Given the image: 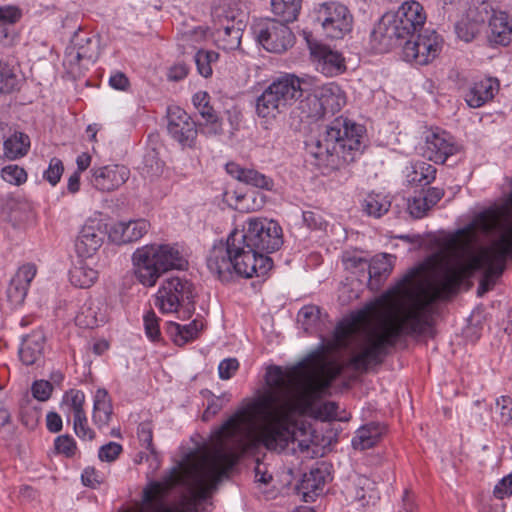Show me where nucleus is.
<instances>
[{"label":"nucleus","mask_w":512,"mask_h":512,"mask_svg":"<svg viewBox=\"0 0 512 512\" xmlns=\"http://www.w3.org/2000/svg\"><path fill=\"white\" fill-rule=\"evenodd\" d=\"M508 258H512V180L501 203L479 212L449 235L427 263L410 269L373 301V318H383L373 328V365L382 362L401 335L425 332L431 304L455 293L464 278L482 272L479 292L488 291Z\"/></svg>","instance_id":"f257e3e1"},{"label":"nucleus","mask_w":512,"mask_h":512,"mask_svg":"<svg viewBox=\"0 0 512 512\" xmlns=\"http://www.w3.org/2000/svg\"><path fill=\"white\" fill-rule=\"evenodd\" d=\"M341 369L320 357L300 362L287 372L270 366L263 392L243 399L235 412L211 432L209 441L197 446L225 476L238 458L260 445L269 450H285L302 459L325 454V443L310 423L297 416L310 414L321 421H346L338 415L335 402L316 405Z\"/></svg>","instance_id":"f03ea898"},{"label":"nucleus","mask_w":512,"mask_h":512,"mask_svg":"<svg viewBox=\"0 0 512 512\" xmlns=\"http://www.w3.org/2000/svg\"><path fill=\"white\" fill-rule=\"evenodd\" d=\"M283 245L280 224L266 217H249L242 229H234L226 244L215 245L207 259V267L222 281L233 275L244 278L263 277L272 268L270 257Z\"/></svg>","instance_id":"7ed1b4c3"},{"label":"nucleus","mask_w":512,"mask_h":512,"mask_svg":"<svg viewBox=\"0 0 512 512\" xmlns=\"http://www.w3.org/2000/svg\"><path fill=\"white\" fill-rule=\"evenodd\" d=\"M223 476L215 464L196 447L185 454L179 470H175L168 481L150 482L144 488L143 502L147 505L160 502L169 487L184 484L186 493L176 504H159L151 512H197L199 502L207 497Z\"/></svg>","instance_id":"20e7f679"},{"label":"nucleus","mask_w":512,"mask_h":512,"mask_svg":"<svg viewBox=\"0 0 512 512\" xmlns=\"http://www.w3.org/2000/svg\"><path fill=\"white\" fill-rule=\"evenodd\" d=\"M363 127L343 117L335 118L306 141V151L323 175L342 169L362 148Z\"/></svg>","instance_id":"39448f33"},{"label":"nucleus","mask_w":512,"mask_h":512,"mask_svg":"<svg viewBox=\"0 0 512 512\" xmlns=\"http://www.w3.org/2000/svg\"><path fill=\"white\" fill-rule=\"evenodd\" d=\"M307 81L294 74H283L267 85L255 98V114L259 125L272 129L277 118L306 91Z\"/></svg>","instance_id":"423d86ee"},{"label":"nucleus","mask_w":512,"mask_h":512,"mask_svg":"<svg viewBox=\"0 0 512 512\" xmlns=\"http://www.w3.org/2000/svg\"><path fill=\"white\" fill-rule=\"evenodd\" d=\"M426 19V12L418 1H405L396 11L387 12L380 18L371 37L382 49H390L400 39L421 30Z\"/></svg>","instance_id":"0eeeda50"},{"label":"nucleus","mask_w":512,"mask_h":512,"mask_svg":"<svg viewBox=\"0 0 512 512\" xmlns=\"http://www.w3.org/2000/svg\"><path fill=\"white\" fill-rule=\"evenodd\" d=\"M216 18L213 39L218 48L231 51L239 48L248 10L242 0H227L213 12Z\"/></svg>","instance_id":"6e6552de"},{"label":"nucleus","mask_w":512,"mask_h":512,"mask_svg":"<svg viewBox=\"0 0 512 512\" xmlns=\"http://www.w3.org/2000/svg\"><path fill=\"white\" fill-rule=\"evenodd\" d=\"M347 98L342 88L335 82L316 86L299 103L302 117L319 119L326 114L339 112Z\"/></svg>","instance_id":"1a4fd4ad"},{"label":"nucleus","mask_w":512,"mask_h":512,"mask_svg":"<svg viewBox=\"0 0 512 512\" xmlns=\"http://www.w3.org/2000/svg\"><path fill=\"white\" fill-rule=\"evenodd\" d=\"M315 21L324 36L331 40H343L354 28V16L350 9L339 1L319 3L315 9Z\"/></svg>","instance_id":"9d476101"},{"label":"nucleus","mask_w":512,"mask_h":512,"mask_svg":"<svg viewBox=\"0 0 512 512\" xmlns=\"http://www.w3.org/2000/svg\"><path fill=\"white\" fill-rule=\"evenodd\" d=\"M194 299L193 285L180 277L166 278L155 294V306L163 314L179 311L181 307L192 306Z\"/></svg>","instance_id":"9b49d317"},{"label":"nucleus","mask_w":512,"mask_h":512,"mask_svg":"<svg viewBox=\"0 0 512 512\" xmlns=\"http://www.w3.org/2000/svg\"><path fill=\"white\" fill-rule=\"evenodd\" d=\"M444 40L433 29H424L414 39L407 40L402 48V57L406 62L416 65H428L441 53Z\"/></svg>","instance_id":"f8f14e48"},{"label":"nucleus","mask_w":512,"mask_h":512,"mask_svg":"<svg viewBox=\"0 0 512 512\" xmlns=\"http://www.w3.org/2000/svg\"><path fill=\"white\" fill-rule=\"evenodd\" d=\"M253 31L257 42L271 53H283L295 42L292 30L283 21L264 19L254 26Z\"/></svg>","instance_id":"ddd939ff"},{"label":"nucleus","mask_w":512,"mask_h":512,"mask_svg":"<svg viewBox=\"0 0 512 512\" xmlns=\"http://www.w3.org/2000/svg\"><path fill=\"white\" fill-rule=\"evenodd\" d=\"M108 233L107 224L100 215L86 219L75 240V251L78 257H93L102 247Z\"/></svg>","instance_id":"4468645a"},{"label":"nucleus","mask_w":512,"mask_h":512,"mask_svg":"<svg viewBox=\"0 0 512 512\" xmlns=\"http://www.w3.org/2000/svg\"><path fill=\"white\" fill-rule=\"evenodd\" d=\"M144 247L161 276L169 271L185 270L188 267L187 255L179 244L152 243Z\"/></svg>","instance_id":"2eb2a0df"},{"label":"nucleus","mask_w":512,"mask_h":512,"mask_svg":"<svg viewBox=\"0 0 512 512\" xmlns=\"http://www.w3.org/2000/svg\"><path fill=\"white\" fill-rule=\"evenodd\" d=\"M309 50L312 62L321 74L334 77L345 72V58L339 50L323 43H310Z\"/></svg>","instance_id":"dca6fc26"},{"label":"nucleus","mask_w":512,"mask_h":512,"mask_svg":"<svg viewBox=\"0 0 512 512\" xmlns=\"http://www.w3.org/2000/svg\"><path fill=\"white\" fill-rule=\"evenodd\" d=\"M423 157L435 163H444L457 151L453 138L447 132L436 128L429 130L420 147Z\"/></svg>","instance_id":"f3484780"},{"label":"nucleus","mask_w":512,"mask_h":512,"mask_svg":"<svg viewBox=\"0 0 512 512\" xmlns=\"http://www.w3.org/2000/svg\"><path fill=\"white\" fill-rule=\"evenodd\" d=\"M130 177L125 165L108 164L91 169V184L101 192H113L124 185Z\"/></svg>","instance_id":"a211bd4d"},{"label":"nucleus","mask_w":512,"mask_h":512,"mask_svg":"<svg viewBox=\"0 0 512 512\" xmlns=\"http://www.w3.org/2000/svg\"><path fill=\"white\" fill-rule=\"evenodd\" d=\"M168 132L183 147H192L198 133L197 126L180 107L168 109Z\"/></svg>","instance_id":"6ab92c4d"},{"label":"nucleus","mask_w":512,"mask_h":512,"mask_svg":"<svg viewBox=\"0 0 512 512\" xmlns=\"http://www.w3.org/2000/svg\"><path fill=\"white\" fill-rule=\"evenodd\" d=\"M349 497L351 498V504L357 511L369 512L380 500V493L373 480L360 475L354 479Z\"/></svg>","instance_id":"aec40b11"},{"label":"nucleus","mask_w":512,"mask_h":512,"mask_svg":"<svg viewBox=\"0 0 512 512\" xmlns=\"http://www.w3.org/2000/svg\"><path fill=\"white\" fill-rule=\"evenodd\" d=\"M36 266L32 263H26L20 266L11 279L7 288V300L11 308L16 309L25 301L30 283L36 276Z\"/></svg>","instance_id":"412c9836"},{"label":"nucleus","mask_w":512,"mask_h":512,"mask_svg":"<svg viewBox=\"0 0 512 512\" xmlns=\"http://www.w3.org/2000/svg\"><path fill=\"white\" fill-rule=\"evenodd\" d=\"M149 228L150 223L145 219L118 221L110 227L108 237L114 244H128L141 239Z\"/></svg>","instance_id":"4be33fe9"},{"label":"nucleus","mask_w":512,"mask_h":512,"mask_svg":"<svg viewBox=\"0 0 512 512\" xmlns=\"http://www.w3.org/2000/svg\"><path fill=\"white\" fill-rule=\"evenodd\" d=\"M500 84L497 78L481 77L475 79L465 92V102L470 108H480L493 100L499 92Z\"/></svg>","instance_id":"5701e85b"},{"label":"nucleus","mask_w":512,"mask_h":512,"mask_svg":"<svg viewBox=\"0 0 512 512\" xmlns=\"http://www.w3.org/2000/svg\"><path fill=\"white\" fill-rule=\"evenodd\" d=\"M133 274L144 287H154L161 275L154 266L144 245L138 247L131 256Z\"/></svg>","instance_id":"b1692460"},{"label":"nucleus","mask_w":512,"mask_h":512,"mask_svg":"<svg viewBox=\"0 0 512 512\" xmlns=\"http://www.w3.org/2000/svg\"><path fill=\"white\" fill-rule=\"evenodd\" d=\"M107 321V304L100 299H88L78 309L75 323L81 328L93 329Z\"/></svg>","instance_id":"393cba45"},{"label":"nucleus","mask_w":512,"mask_h":512,"mask_svg":"<svg viewBox=\"0 0 512 512\" xmlns=\"http://www.w3.org/2000/svg\"><path fill=\"white\" fill-rule=\"evenodd\" d=\"M328 476L326 468L319 466L302 476L297 490L305 502H313L323 493Z\"/></svg>","instance_id":"a878e982"},{"label":"nucleus","mask_w":512,"mask_h":512,"mask_svg":"<svg viewBox=\"0 0 512 512\" xmlns=\"http://www.w3.org/2000/svg\"><path fill=\"white\" fill-rule=\"evenodd\" d=\"M46 337L42 331H33L22 339L19 347V358L26 365L41 362L44 357Z\"/></svg>","instance_id":"bb28decb"},{"label":"nucleus","mask_w":512,"mask_h":512,"mask_svg":"<svg viewBox=\"0 0 512 512\" xmlns=\"http://www.w3.org/2000/svg\"><path fill=\"white\" fill-rule=\"evenodd\" d=\"M395 257L388 253L375 255L370 261L368 260V285L370 289L376 290L393 270Z\"/></svg>","instance_id":"cd10ccee"},{"label":"nucleus","mask_w":512,"mask_h":512,"mask_svg":"<svg viewBox=\"0 0 512 512\" xmlns=\"http://www.w3.org/2000/svg\"><path fill=\"white\" fill-rule=\"evenodd\" d=\"M226 171L230 176L247 185L267 191L273 189V180L255 169L245 168L235 162H229L226 164Z\"/></svg>","instance_id":"c85d7f7f"},{"label":"nucleus","mask_w":512,"mask_h":512,"mask_svg":"<svg viewBox=\"0 0 512 512\" xmlns=\"http://www.w3.org/2000/svg\"><path fill=\"white\" fill-rule=\"evenodd\" d=\"M113 416V406L109 393L98 388L93 394L92 421L98 429L107 427Z\"/></svg>","instance_id":"c756f323"},{"label":"nucleus","mask_w":512,"mask_h":512,"mask_svg":"<svg viewBox=\"0 0 512 512\" xmlns=\"http://www.w3.org/2000/svg\"><path fill=\"white\" fill-rule=\"evenodd\" d=\"M490 41L499 45H509L512 42V23L505 11H494L490 21Z\"/></svg>","instance_id":"7c9ffc66"},{"label":"nucleus","mask_w":512,"mask_h":512,"mask_svg":"<svg viewBox=\"0 0 512 512\" xmlns=\"http://www.w3.org/2000/svg\"><path fill=\"white\" fill-rule=\"evenodd\" d=\"M385 428L379 423L370 422L360 426L351 440L354 449L366 450L376 445L384 434Z\"/></svg>","instance_id":"2f4dec72"},{"label":"nucleus","mask_w":512,"mask_h":512,"mask_svg":"<svg viewBox=\"0 0 512 512\" xmlns=\"http://www.w3.org/2000/svg\"><path fill=\"white\" fill-rule=\"evenodd\" d=\"M436 168L427 162L416 161L410 163L405 170L406 182L414 187L429 185L436 177Z\"/></svg>","instance_id":"473e14b6"},{"label":"nucleus","mask_w":512,"mask_h":512,"mask_svg":"<svg viewBox=\"0 0 512 512\" xmlns=\"http://www.w3.org/2000/svg\"><path fill=\"white\" fill-rule=\"evenodd\" d=\"M98 278V269L83 260L78 261L69 272L70 283L81 289L90 288L97 282Z\"/></svg>","instance_id":"72a5a7b5"},{"label":"nucleus","mask_w":512,"mask_h":512,"mask_svg":"<svg viewBox=\"0 0 512 512\" xmlns=\"http://www.w3.org/2000/svg\"><path fill=\"white\" fill-rule=\"evenodd\" d=\"M361 207L366 215L374 218H380L389 211L391 207V199L384 193L371 192L364 197Z\"/></svg>","instance_id":"f704fd0d"},{"label":"nucleus","mask_w":512,"mask_h":512,"mask_svg":"<svg viewBox=\"0 0 512 512\" xmlns=\"http://www.w3.org/2000/svg\"><path fill=\"white\" fill-rule=\"evenodd\" d=\"M30 148L29 137L22 132H15L3 144L4 156L9 160H16L25 156Z\"/></svg>","instance_id":"c9c22d12"},{"label":"nucleus","mask_w":512,"mask_h":512,"mask_svg":"<svg viewBox=\"0 0 512 512\" xmlns=\"http://www.w3.org/2000/svg\"><path fill=\"white\" fill-rule=\"evenodd\" d=\"M342 264L346 271L355 275L358 280L366 277L368 259L362 251L346 250L342 254Z\"/></svg>","instance_id":"e433bc0d"},{"label":"nucleus","mask_w":512,"mask_h":512,"mask_svg":"<svg viewBox=\"0 0 512 512\" xmlns=\"http://www.w3.org/2000/svg\"><path fill=\"white\" fill-rule=\"evenodd\" d=\"M85 394L79 389H69L64 392L61 401L60 409L68 416L72 415L73 418L86 413L84 410Z\"/></svg>","instance_id":"4c0bfd02"},{"label":"nucleus","mask_w":512,"mask_h":512,"mask_svg":"<svg viewBox=\"0 0 512 512\" xmlns=\"http://www.w3.org/2000/svg\"><path fill=\"white\" fill-rule=\"evenodd\" d=\"M202 328L203 323L201 321L193 320L184 325L171 323L169 330L174 343L177 345H184L197 338Z\"/></svg>","instance_id":"58836bf2"},{"label":"nucleus","mask_w":512,"mask_h":512,"mask_svg":"<svg viewBox=\"0 0 512 512\" xmlns=\"http://www.w3.org/2000/svg\"><path fill=\"white\" fill-rule=\"evenodd\" d=\"M297 322L304 332L308 334H317L320 332L321 313L316 305L303 306L297 315Z\"/></svg>","instance_id":"ea45409f"},{"label":"nucleus","mask_w":512,"mask_h":512,"mask_svg":"<svg viewBox=\"0 0 512 512\" xmlns=\"http://www.w3.org/2000/svg\"><path fill=\"white\" fill-rule=\"evenodd\" d=\"M272 13L284 22H294L301 11L302 0H270Z\"/></svg>","instance_id":"a19ab883"},{"label":"nucleus","mask_w":512,"mask_h":512,"mask_svg":"<svg viewBox=\"0 0 512 512\" xmlns=\"http://www.w3.org/2000/svg\"><path fill=\"white\" fill-rule=\"evenodd\" d=\"M21 18V10L16 6L0 7V43H6L12 33L13 25Z\"/></svg>","instance_id":"79ce46f5"},{"label":"nucleus","mask_w":512,"mask_h":512,"mask_svg":"<svg viewBox=\"0 0 512 512\" xmlns=\"http://www.w3.org/2000/svg\"><path fill=\"white\" fill-rule=\"evenodd\" d=\"M88 47L79 46L77 49L70 48L66 55V62L73 64L74 62L87 61L93 63L97 59V42L92 38L85 39Z\"/></svg>","instance_id":"37998d69"},{"label":"nucleus","mask_w":512,"mask_h":512,"mask_svg":"<svg viewBox=\"0 0 512 512\" xmlns=\"http://www.w3.org/2000/svg\"><path fill=\"white\" fill-rule=\"evenodd\" d=\"M492 412L499 423L512 427V399L510 397L501 396L497 398Z\"/></svg>","instance_id":"c03bdc74"},{"label":"nucleus","mask_w":512,"mask_h":512,"mask_svg":"<svg viewBox=\"0 0 512 512\" xmlns=\"http://www.w3.org/2000/svg\"><path fill=\"white\" fill-rule=\"evenodd\" d=\"M206 38V30L203 27H196L184 31L178 38V46L186 52L188 49H196Z\"/></svg>","instance_id":"a18cd8bd"},{"label":"nucleus","mask_w":512,"mask_h":512,"mask_svg":"<svg viewBox=\"0 0 512 512\" xmlns=\"http://www.w3.org/2000/svg\"><path fill=\"white\" fill-rule=\"evenodd\" d=\"M218 60V53L210 50H198L195 54V63L198 73L208 78L212 75V65Z\"/></svg>","instance_id":"49530a36"},{"label":"nucleus","mask_w":512,"mask_h":512,"mask_svg":"<svg viewBox=\"0 0 512 512\" xmlns=\"http://www.w3.org/2000/svg\"><path fill=\"white\" fill-rule=\"evenodd\" d=\"M0 177L6 183L14 186H21L28 179L26 170L16 164L4 166L0 171Z\"/></svg>","instance_id":"de8ad7c7"},{"label":"nucleus","mask_w":512,"mask_h":512,"mask_svg":"<svg viewBox=\"0 0 512 512\" xmlns=\"http://www.w3.org/2000/svg\"><path fill=\"white\" fill-rule=\"evenodd\" d=\"M197 130L206 137L220 136L223 133V123L215 112L211 116L202 118V121L198 123Z\"/></svg>","instance_id":"09e8293b"},{"label":"nucleus","mask_w":512,"mask_h":512,"mask_svg":"<svg viewBox=\"0 0 512 512\" xmlns=\"http://www.w3.org/2000/svg\"><path fill=\"white\" fill-rule=\"evenodd\" d=\"M20 82L18 76L7 63L0 67V93L8 94L18 90Z\"/></svg>","instance_id":"8fccbe9b"},{"label":"nucleus","mask_w":512,"mask_h":512,"mask_svg":"<svg viewBox=\"0 0 512 512\" xmlns=\"http://www.w3.org/2000/svg\"><path fill=\"white\" fill-rule=\"evenodd\" d=\"M143 325L147 338L153 342L161 339L159 319L153 310H148L143 315Z\"/></svg>","instance_id":"3c124183"},{"label":"nucleus","mask_w":512,"mask_h":512,"mask_svg":"<svg viewBox=\"0 0 512 512\" xmlns=\"http://www.w3.org/2000/svg\"><path fill=\"white\" fill-rule=\"evenodd\" d=\"M63 172V162L59 158L53 157L50 159L48 167L43 172V179L54 187L60 182Z\"/></svg>","instance_id":"603ef678"},{"label":"nucleus","mask_w":512,"mask_h":512,"mask_svg":"<svg viewBox=\"0 0 512 512\" xmlns=\"http://www.w3.org/2000/svg\"><path fill=\"white\" fill-rule=\"evenodd\" d=\"M73 430L76 436L83 441H91L95 438L94 431L88 425L86 413L73 418Z\"/></svg>","instance_id":"864d4df0"},{"label":"nucleus","mask_w":512,"mask_h":512,"mask_svg":"<svg viewBox=\"0 0 512 512\" xmlns=\"http://www.w3.org/2000/svg\"><path fill=\"white\" fill-rule=\"evenodd\" d=\"M192 103L202 118L215 113L210 105V96L206 91H198L192 96Z\"/></svg>","instance_id":"5fc2aeb1"},{"label":"nucleus","mask_w":512,"mask_h":512,"mask_svg":"<svg viewBox=\"0 0 512 512\" xmlns=\"http://www.w3.org/2000/svg\"><path fill=\"white\" fill-rule=\"evenodd\" d=\"M41 411L35 406L25 405L20 410V421L28 429H34L40 420Z\"/></svg>","instance_id":"6e6d98bb"},{"label":"nucleus","mask_w":512,"mask_h":512,"mask_svg":"<svg viewBox=\"0 0 512 512\" xmlns=\"http://www.w3.org/2000/svg\"><path fill=\"white\" fill-rule=\"evenodd\" d=\"M52 392L53 385L47 380H35L31 385L32 396L40 402L48 401Z\"/></svg>","instance_id":"4d7b16f0"},{"label":"nucleus","mask_w":512,"mask_h":512,"mask_svg":"<svg viewBox=\"0 0 512 512\" xmlns=\"http://www.w3.org/2000/svg\"><path fill=\"white\" fill-rule=\"evenodd\" d=\"M137 436L141 445L150 451L154 452L153 446V426L149 421L141 422L137 428Z\"/></svg>","instance_id":"13d9d810"},{"label":"nucleus","mask_w":512,"mask_h":512,"mask_svg":"<svg viewBox=\"0 0 512 512\" xmlns=\"http://www.w3.org/2000/svg\"><path fill=\"white\" fill-rule=\"evenodd\" d=\"M492 493L494 498L498 500H504L512 496V472L496 482Z\"/></svg>","instance_id":"bf43d9fd"},{"label":"nucleus","mask_w":512,"mask_h":512,"mask_svg":"<svg viewBox=\"0 0 512 512\" xmlns=\"http://www.w3.org/2000/svg\"><path fill=\"white\" fill-rule=\"evenodd\" d=\"M231 400V395L228 393H223L221 396H214L208 402V405L203 413V419L209 420L214 415H216L229 401Z\"/></svg>","instance_id":"052dcab7"},{"label":"nucleus","mask_w":512,"mask_h":512,"mask_svg":"<svg viewBox=\"0 0 512 512\" xmlns=\"http://www.w3.org/2000/svg\"><path fill=\"white\" fill-rule=\"evenodd\" d=\"M54 446L58 453L64 454L67 457L73 456L76 451V442L69 435L58 436L55 439Z\"/></svg>","instance_id":"680f3d73"},{"label":"nucleus","mask_w":512,"mask_h":512,"mask_svg":"<svg viewBox=\"0 0 512 512\" xmlns=\"http://www.w3.org/2000/svg\"><path fill=\"white\" fill-rule=\"evenodd\" d=\"M123 448L122 445L116 442H109L100 447L98 456L101 461L112 462L118 458Z\"/></svg>","instance_id":"e2e57ef3"},{"label":"nucleus","mask_w":512,"mask_h":512,"mask_svg":"<svg viewBox=\"0 0 512 512\" xmlns=\"http://www.w3.org/2000/svg\"><path fill=\"white\" fill-rule=\"evenodd\" d=\"M303 223L311 230H326L327 222L322 218L318 212L303 211Z\"/></svg>","instance_id":"0e129e2a"},{"label":"nucleus","mask_w":512,"mask_h":512,"mask_svg":"<svg viewBox=\"0 0 512 512\" xmlns=\"http://www.w3.org/2000/svg\"><path fill=\"white\" fill-rule=\"evenodd\" d=\"M417 504L415 501V495L408 489H405L402 493L401 500L394 506L393 512H416Z\"/></svg>","instance_id":"69168bd1"},{"label":"nucleus","mask_w":512,"mask_h":512,"mask_svg":"<svg viewBox=\"0 0 512 512\" xmlns=\"http://www.w3.org/2000/svg\"><path fill=\"white\" fill-rule=\"evenodd\" d=\"M239 368V362L236 358L223 359L218 365L219 378L222 380L231 379Z\"/></svg>","instance_id":"338daca9"},{"label":"nucleus","mask_w":512,"mask_h":512,"mask_svg":"<svg viewBox=\"0 0 512 512\" xmlns=\"http://www.w3.org/2000/svg\"><path fill=\"white\" fill-rule=\"evenodd\" d=\"M429 209L426 200L422 196L408 200L409 213L415 218L423 217Z\"/></svg>","instance_id":"774afa93"}]
</instances>
